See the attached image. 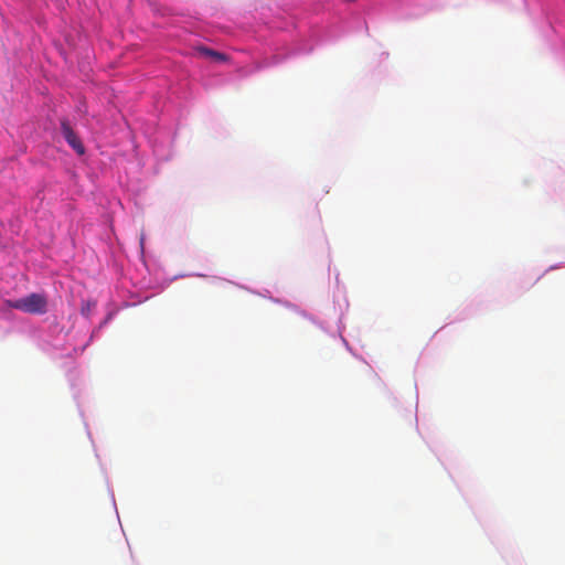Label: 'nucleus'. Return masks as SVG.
Wrapping results in <instances>:
<instances>
[{"label":"nucleus","mask_w":565,"mask_h":565,"mask_svg":"<svg viewBox=\"0 0 565 565\" xmlns=\"http://www.w3.org/2000/svg\"><path fill=\"white\" fill-rule=\"evenodd\" d=\"M8 306L26 313L42 315L46 312L47 301L41 294H31L24 298L9 300Z\"/></svg>","instance_id":"f257e3e1"},{"label":"nucleus","mask_w":565,"mask_h":565,"mask_svg":"<svg viewBox=\"0 0 565 565\" xmlns=\"http://www.w3.org/2000/svg\"><path fill=\"white\" fill-rule=\"evenodd\" d=\"M61 130L67 143L78 153L84 154L85 148L67 120L61 121Z\"/></svg>","instance_id":"f03ea898"},{"label":"nucleus","mask_w":565,"mask_h":565,"mask_svg":"<svg viewBox=\"0 0 565 565\" xmlns=\"http://www.w3.org/2000/svg\"><path fill=\"white\" fill-rule=\"evenodd\" d=\"M199 52L204 55V56H207V57H212L214 58L215 61H218V62H224L226 61V56L223 54V53H220V52H216V51H213V50H210L207 47H201L199 50Z\"/></svg>","instance_id":"7ed1b4c3"},{"label":"nucleus","mask_w":565,"mask_h":565,"mask_svg":"<svg viewBox=\"0 0 565 565\" xmlns=\"http://www.w3.org/2000/svg\"><path fill=\"white\" fill-rule=\"evenodd\" d=\"M95 307H96L95 301H93V300L84 301L81 307V313L85 317H89V315L93 312Z\"/></svg>","instance_id":"20e7f679"}]
</instances>
